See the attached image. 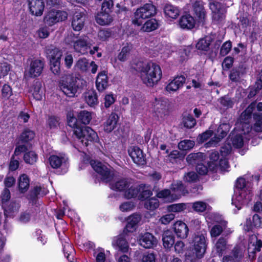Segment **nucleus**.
<instances>
[{
  "label": "nucleus",
  "mask_w": 262,
  "mask_h": 262,
  "mask_svg": "<svg viewBox=\"0 0 262 262\" xmlns=\"http://www.w3.org/2000/svg\"><path fill=\"white\" fill-rule=\"evenodd\" d=\"M74 119L73 118V120ZM76 120V119H75ZM76 121L70 120V127L73 129V136L75 141L84 147H88L99 141L97 133L91 127L83 126L75 128Z\"/></svg>",
  "instance_id": "20e7f679"
},
{
  "label": "nucleus",
  "mask_w": 262,
  "mask_h": 262,
  "mask_svg": "<svg viewBox=\"0 0 262 262\" xmlns=\"http://www.w3.org/2000/svg\"><path fill=\"white\" fill-rule=\"evenodd\" d=\"M230 255L238 262H241L244 256V251L241 246L236 245L231 250Z\"/></svg>",
  "instance_id": "603ef678"
},
{
  "label": "nucleus",
  "mask_w": 262,
  "mask_h": 262,
  "mask_svg": "<svg viewBox=\"0 0 262 262\" xmlns=\"http://www.w3.org/2000/svg\"><path fill=\"white\" fill-rule=\"evenodd\" d=\"M4 208V214L6 217L11 216L13 213L17 212L20 207V204L15 201H11L8 205L3 206Z\"/></svg>",
  "instance_id": "4c0bfd02"
},
{
  "label": "nucleus",
  "mask_w": 262,
  "mask_h": 262,
  "mask_svg": "<svg viewBox=\"0 0 262 262\" xmlns=\"http://www.w3.org/2000/svg\"><path fill=\"white\" fill-rule=\"evenodd\" d=\"M138 185L136 186H132L128 187L124 192V196L128 199L138 198Z\"/></svg>",
  "instance_id": "13d9d810"
},
{
  "label": "nucleus",
  "mask_w": 262,
  "mask_h": 262,
  "mask_svg": "<svg viewBox=\"0 0 262 262\" xmlns=\"http://www.w3.org/2000/svg\"><path fill=\"white\" fill-rule=\"evenodd\" d=\"M32 95L36 100H41L42 98V91L41 90V83L37 81L34 83L32 86Z\"/></svg>",
  "instance_id": "3c124183"
},
{
  "label": "nucleus",
  "mask_w": 262,
  "mask_h": 262,
  "mask_svg": "<svg viewBox=\"0 0 262 262\" xmlns=\"http://www.w3.org/2000/svg\"><path fill=\"white\" fill-rule=\"evenodd\" d=\"M140 245L145 249H150L157 245L156 237L150 233L146 232L140 236L139 240Z\"/></svg>",
  "instance_id": "393cba45"
},
{
  "label": "nucleus",
  "mask_w": 262,
  "mask_h": 262,
  "mask_svg": "<svg viewBox=\"0 0 262 262\" xmlns=\"http://www.w3.org/2000/svg\"><path fill=\"white\" fill-rule=\"evenodd\" d=\"M75 68L82 73H86L90 69L89 60L85 57L80 58L76 61Z\"/></svg>",
  "instance_id": "79ce46f5"
},
{
  "label": "nucleus",
  "mask_w": 262,
  "mask_h": 262,
  "mask_svg": "<svg viewBox=\"0 0 262 262\" xmlns=\"http://www.w3.org/2000/svg\"><path fill=\"white\" fill-rule=\"evenodd\" d=\"M119 120V116L115 113H111L106 120L103 123L104 132L107 133H111L116 128Z\"/></svg>",
  "instance_id": "aec40b11"
},
{
  "label": "nucleus",
  "mask_w": 262,
  "mask_h": 262,
  "mask_svg": "<svg viewBox=\"0 0 262 262\" xmlns=\"http://www.w3.org/2000/svg\"><path fill=\"white\" fill-rule=\"evenodd\" d=\"M172 228L178 237L181 239H185L187 237L189 233V228L187 225L183 221H177L173 225Z\"/></svg>",
  "instance_id": "5701e85b"
},
{
  "label": "nucleus",
  "mask_w": 262,
  "mask_h": 262,
  "mask_svg": "<svg viewBox=\"0 0 262 262\" xmlns=\"http://www.w3.org/2000/svg\"><path fill=\"white\" fill-rule=\"evenodd\" d=\"M13 95L12 89L8 84H4L1 89V99L8 100Z\"/></svg>",
  "instance_id": "5fc2aeb1"
},
{
  "label": "nucleus",
  "mask_w": 262,
  "mask_h": 262,
  "mask_svg": "<svg viewBox=\"0 0 262 262\" xmlns=\"http://www.w3.org/2000/svg\"><path fill=\"white\" fill-rule=\"evenodd\" d=\"M44 61L42 60L35 59L32 60L30 63L29 74L31 77H36L42 73Z\"/></svg>",
  "instance_id": "a878e982"
},
{
  "label": "nucleus",
  "mask_w": 262,
  "mask_h": 262,
  "mask_svg": "<svg viewBox=\"0 0 262 262\" xmlns=\"http://www.w3.org/2000/svg\"><path fill=\"white\" fill-rule=\"evenodd\" d=\"M206 155L201 152H192L189 154L186 157L187 163L192 166L195 167L201 162L205 160Z\"/></svg>",
  "instance_id": "2f4dec72"
},
{
  "label": "nucleus",
  "mask_w": 262,
  "mask_h": 262,
  "mask_svg": "<svg viewBox=\"0 0 262 262\" xmlns=\"http://www.w3.org/2000/svg\"><path fill=\"white\" fill-rule=\"evenodd\" d=\"M135 70L140 73L143 82L147 86L152 87L161 79V67L154 62L138 61L135 64Z\"/></svg>",
  "instance_id": "f03ea898"
},
{
  "label": "nucleus",
  "mask_w": 262,
  "mask_h": 262,
  "mask_svg": "<svg viewBox=\"0 0 262 262\" xmlns=\"http://www.w3.org/2000/svg\"><path fill=\"white\" fill-rule=\"evenodd\" d=\"M128 153L133 162L138 166L144 167L146 165V155L139 147L137 146L130 147L128 149Z\"/></svg>",
  "instance_id": "f8f14e48"
},
{
  "label": "nucleus",
  "mask_w": 262,
  "mask_h": 262,
  "mask_svg": "<svg viewBox=\"0 0 262 262\" xmlns=\"http://www.w3.org/2000/svg\"><path fill=\"white\" fill-rule=\"evenodd\" d=\"M42 188L40 186H35L32 189L27 197L30 203L35 205L38 201V195L40 194Z\"/></svg>",
  "instance_id": "58836bf2"
},
{
  "label": "nucleus",
  "mask_w": 262,
  "mask_h": 262,
  "mask_svg": "<svg viewBox=\"0 0 262 262\" xmlns=\"http://www.w3.org/2000/svg\"><path fill=\"white\" fill-rule=\"evenodd\" d=\"M246 185L247 182L246 179L241 177L236 179L234 187L236 191L240 192L241 191L245 190Z\"/></svg>",
  "instance_id": "338daca9"
},
{
  "label": "nucleus",
  "mask_w": 262,
  "mask_h": 262,
  "mask_svg": "<svg viewBox=\"0 0 262 262\" xmlns=\"http://www.w3.org/2000/svg\"><path fill=\"white\" fill-rule=\"evenodd\" d=\"M86 17L84 12L76 11L71 19V27L74 31H80L84 27Z\"/></svg>",
  "instance_id": "ddd939ff"
},
{
  "label": "nucleus",
  "mask_w": 262,
  "mask_h": 262,
  "mask_svg": "<svg viewBox=\"0 0 262 262\" xmlns=\"http://www.w3.org/2000/svg\"><path fill=\"white\" fill-rule=\"evenodd\" d=\"M162 242L164 247L170 249L175 243V237L171 231L165 230L162 234Z\"/></svg>",
  "instance_id": "f704fd0d"
},
{
  "label": "nucleus",
  "mask_w": 262,
  "mask_h": 262,
  "mask_svg": "<svg viewBox=\"0 0 262 262\" xmlns=\"http://www.w3.org/2000/svg\"><path fill=\"white\" fill-rule=\"evenodd\" d=\"M28 2L31 14L36 16H41L45 8L44 0H28Z\"/></svg>",
  "instance_id": "a211bd4d"
},
{
  "label": "nucleus",
  "mask_w": 262,
  "mask_h": 262,
  "mask_svg": "<svg viewBox=\"0 0 262 262\" xmlns=\"http://www.w3.org/2000/svg\"><path fill=\"white\" fill-rule=\"evenodd\" d=\"M130 50L131 47L128 45L123 47L121 52L118 55V59L121 62L126 61L130 53Z\"/></svg>",
  "instance_id": "e2e57ef3"
},
{
  "label": "nucleus",
  "mask_w": 262,
  "mask_h": 262,
  "mask_svg": "<svg viewBox=\"0 0 262 262\" xmlns=\"http://www.w3.org/2000/svg\"><path fill=\"white\" fill-rule=\"evenodd\" d=\"M208 204L203 201H195L192 203L193 210L198 213L204 212L207 209Z\"/></svg>",
  "instance_id": "680f3d73"
},
{
  "label": "nucleus",
  "mask_w": 262,
  "mask_h": 262,
  "mask_svg": "<svg viewBox=\"0 0 262 262\" xmlns=\"http://www.w3.org/2000/svg\"><path fill=\"white\" fill-rule=\"evenodd\" d=\"M141 220V215L139 214L134 213L129 215L126 220L127 223L124 231L130 233L134 232Z\"/></svg>",
  "instance_id": "bb28decb"
},
{
  "label": "nucleus",
  "mask_w": 262,
  "mask_h": 262,
  "mask_svg": "<svg viewBox=\"0 0 262 262\" xmlns=\"http://www.w3.org/2000/svg\"><path fill=\"white\" fill-rule=\"evenodd\" d=\"M60 239L64 256L69 262H74L76 251L72 244L70 243V239L66 236L65 238Z\"/></svg>",
  "instance_id": "4468645a"
},
{
  "label": "nucleus",
  "mask_w": 262,
  "mask_h": 262,
  "mask_svg": "<svg viewBox=\"0 0 262 262\" xmlns=\"http://www.w3.org/2000/svg\"><path fill=\"white\" fill-rule=\"evenodd\" d=\"M35 132L29 127H25L17 138V143H24L29 145L34 139Z\"/></svg>",
  "instance_id": "4be33fe9"
},
{
  "label": "nucleus",
  "mask_w": 262,
  "mask_h": 262,
  "mask_svg": "<svg viewBox=\"0 0 262 262\" xmlns=\"http://www.w3.org/2000/svg\"><path fill=\"white\" fill-rule=\"evenodd\" d=\"M182 124L184 127L191 129L195 126L196 121L192 115L188 114L183 116Z\"/></svg>",
  "instance_id": "49530a36"
},
{
  "label": "nucleus",
  "mask_w": 262,
  "mask_h": 262,
  "mask_svg": "<svg viewBox=\"0 0 262 262\" xmlns=\"http://www.w3.org/2000/svg\"><path fill=\"white\" fill-rule=\"evenodd\" d=\"M45 53L49 61L50 70L55 75L59 76L61 72V60L63 51L59 48L51 45L46 48Z\"/></svg>",
  "instance_id": "423d86ee"
},
{
  "label": "nucleus",
  "mask_w": 262,
  "mask_h": 262,
  "mask_svg": "<svg viewBox=\"0 0 262 262\" xmlns=\"http://www.w3.org/2000/svg\"><path fill=\"white\" fill-rule=\"evenodd\" d=\"M213 39L211 36L206 35L200 38L196 44V48L198 50L204 52H208L210 49V45L213 42Z\"/></svg>",
  "instance_id": "72a5a7b5"
},
{
  "label": "nucleus",
  "mask_w": 262,
  "mask_h": 262,
  "mask_svg": "<svg viewBox=\"0 0 262 262\" xmlns=\"http://www.w3.org/2000/svg\"><path fill=\"white\" fill-rule=\"evenodd\" d=\"M204 5L205 3L201 0L195 1L192 4V11L199 25L203 26L205 24L207 13Z\"/></svg>",
  "instance_id": "9b49d317"
},
{
  "label": "nucleus",
  "mask_w": 262,
  "mask_h": 262,
  "mask_svg": "<svg viewBox=\"0 0 262 262\" xmlns=\"http://www.w3.org/2000/svg\"><path fill=\"white\" fill-rule=\"evenodd\" d=\"M170 189L173 192L172 197H173V199L171 200L172 201H176L179 199L182 195L188 193L186 187L181 181L172 183L170 185Z\"/></svg>",
  "instance_id": "dca6fc26"
},
{
  "label": "nucleus",
  "mask_w": 262,
  "mask_h": 262,
  "mask_svg": "<svg viewBox=\"0 0 262 262\" xmlns=\"http://www.w3.org/2000/svg\"><path fill=\"white\" fill-rule=\"evenodd\" d=\"M91 44L85 38L80 37L73 42L74 51L82 55L88 54V51L91 49Z\"/></svg>",
  "instance_id": "f3484780"
},
{
  "label": "nucleus",
  "mask_w": 262,
  "mask_h": 262,
  "mask_svg": "<svg viewBox=\"0 0 262 262\" xmlns=\"http://www.w3.org/2000/svg\"><path fill=\"white\" fill-rule=\"evenodd\" d=\"M197 20L188 12H185L180 18L179 24L183 29L191 30L195 27Z\"/></svg>",
  "instance_id": "2eb2a0df"
},
{
  "label": "nucleus",
  "mask_w": 262,
  "mask_h": 262,
  "mask_svg": "<svg viewBox=\"0 0 262 262\" xmlns=\"http://www.w3.org/2000/svg\"><path fill=\"white\" fill-rule=\"evenodd\" d=\"M90 164L93 169L101 176V179L111 181L114 177V172L106 165L100 161L92 160Z\"/></svg>",
  "instance_id": "9d476101"
},
{
  "label": "nucleus",
  "mask_w": 262,
  "mask_h": 262,
  "mask_svg": "<svg viewBox=\"0 0 262 262\" xmlns=\"http://www.w3.org/2000/svg\"><path fill=\"white\" fill-rule=\"evenodd\" d=\"M156 196L159 199H163L167 202H173L174 201L171 200L173 199L172 194L171 193L170 189H164L159 191L156 194Z\"/></svg>",
  "instance_id": "864d4df0"
},
{
  "label": "nucleus",
  "mask_w": 262,
  "mask_h": 262,
  "mask_svg": "<svg viewBox=\"0 0 262 262\" xmlns=\"http://www.w3.org/2000/svg\"><path fill=\"white\" fill-rule=\"evenodd\" d=\"M59 118L56 116H49L47 120V127L51 129L57 128L59 125Z\"/></svg>",
  "instance_id": "4d7b16f0"
},
{
  "label": "nucleus",
  "mask_w": 262,
  "mask_h": 262,
  "mask_svg": "<svg viewBox=\"0 0 262 262\" xmlns=\"http://www.w3.org/2000/svg\"><path fill=\"white\" fill-rule=\"evenodd\" d=\"M209 7L212 11V22L216 25L223 24L226 15L223 4L217 1H212L209 3Z\"/></svg>",
  "instance_id": "6e6552de"
},
{
  "label": "nucleus",
  "mask_w": 262,
  "mask_h": 262,
  "mask_svg": "<svg viewBox=\"0 0 262 262\" xmlns=\"http://www.w3.org/2000/svg\"><path fill=\"white\" fill-rule=\"evenodd\" d=\"M23 159L26 164L33 165L36 162L38 159V155L34 151H28L24 154Z\"/></svg>",
  "instance_id": "8fccbe9b"
},
{
  "label": "nucleus",
  "mask_w": 262,
  "mask_h": 262,
  "mask_svg": "<svg viewBox=\"0 0 262 262\" xmlns=\"http://www.w3.org/2000/svg\"><path fill=\"white\" fill-rule=\"evenodd\" d=\"M232 48V42L228 40L223 43L220 48V55L221 56H225L231 51Z\"/></svg>",
  "instance_id": "69168bd1"
},
{
  "label": "nucleus",
  "mask_w": 262,
  "mask_h": 262,
  "mask_svg": "<svg viewBox=\"0 0 262 262\" xmlns=\"http://www.w3.org/2000/svg\"><path fill=\"white\" fill-rule=\"evenodd\" d=\"M67 123L68 125L70 126L69 121L70 120L75 121V119H76V125L75 127H83L86 126V125L89 124L92 118V113L88 111L83 110L80 111L77 116V117L74 116V115L73 112H70L67 114Z\"/></svg>",
  "instance_id": "1a4fd4ad"
},
{
  "label": "nucleus",
  "mask_w": 262,
  "mask_h": 262,
  "mask_svg": "<svg viewBox=\"0 0 262 262\" xmlns=\"http://www.w3.org/2000/svg\"><path fill=\"white\" fill-rule=\"evenodd\" d=\"M261 218L257 214H254L252 216V219L250 218L247 219L245 228L247 231H252L254 228H260L261 226Z\"/></svg>",
  "instance_id": "7c9ffc66"
},
{
  "label": "nucleus",
  "mask_w": 262,
  "mask_h": 262,
  "mask_svg": "<svg viewBox=\"0 0 262 262\" xmlns=\"http://www.w3.org/2000/svg\"><path fill=\"white\" fill-rule=\"evenodd\" d=\"M186 78L184 75H177L166 86V90L169 92H176L182 88L185 83Z\"/></svg>",
  "instance_id": "412c9836"
},
{
  "label": "nucleus",
  "mask_w": 262,
  "mask_h": 262,
  "mask_svg": "<svg viewBox=\"0 0 262 262\" xmlns=\"http://www.w3.org/2000/svg\"><path fill=\"white\" fill-rule=\"evenodd\" d=\"M130 183L127 179L123 178L117 181L114 185V189L118 191H124L129 187Z\"/></svg>",
  "instance_id": "de8ad7c7"
},
{
  "label": "nucleus",
  "mask_w": 262,
  "mask_h": 262,
  "mask_svg": "<svg viewBox=\"0 0 262 262\" xmlns=\"http://www.w3.org/2000/svg\"><path fill=\"white\" fill-rule=\"evenodd\" d=\"M85 102L90 106H94L97 104L98 96L97 93L94 90H89L84 94Z\"/></svg>",
  "instance_id": "ea45409f"
},
{
  "label": "nucleus",
  "mask_w": 262,
  "mask_h": 262,
  "mask_svg": "<svg viewBox=\"0 0 262 262\" xmlns=\"http://www.w3.org/2000/svg\"><path fill=\"white\" fill-rule=\"evenodd\" d=\"M157 8L152 3H146L137 9L132 18V23L135 26H141V30L150 32L158 29L159 23L155 18H150L144 24L145 19L151 18L157 14Z\"/></svg>",
  "instance_id": "f257e3e1"
},
{
  "label": "nucleus",
  "mask_w": 262,
  "mask_h": 262,
  "mask_svg": "<svg viewBox=\"0 0 262 262\" xmlns=\"http://www.w3.org/2000/svg\"><path fill=\"white\" fill-rule=\"evenodd\" d=\"M220 154L217 151L212 152L209 155V161L207 162L209 164V170L216 171L217 169V164L220 160Z\"/></svg>",
  "instance_id": "e433bc0d"
},
{
  "label": "nucleus",
  "mask_w": 262,
  "mask_h": 262,
  "mask_svg": "<svg viewBox=\"0 0 262 262\" xmlns=\"http://www.w3.org/2000/svg\"><path fill=\"white\" fill-rule=\"evenodd\" d=\"M230 141L235 148H241L244 145V138L241 134L231 133L230 135Z\"/></svg>",
  "instance_id": "c03bdc74"
},
{
  "label": "nucleus",
  "mask_w": 262,
  "mask_h": 262,
  "mask_svg": "<svg viewBox=\"0 0 262 262\" xmlns=\"http://www.w3.org/2000/svg\"><path fill=\"white\" fill-rule=\"evenodd\" d=\"M154 111L157 118H163L165 117L168 113L166 101L163 100H157L156 99V102L154 105Z\"/></svg>",
  "instance_id": "b1692460"
},
{
  "label": "nucleus",
  "mask_w": 262,
  "mask_h": 262,
  "mask_svg": "<svg viewBox=\"0 0 262 262\" xmlns=\"http://www.w3.org/2000/svg\"><path fill=\"white\" fill-rule=\"evenodd\" d=\"M30 179L26 173L21 174L17 179V188L20 193L24 194L30 187Z\"/></svg>",
  "instance_id": "c85d7f7f"
},
{
  "label": "nucleus",
  "mask_w": 262,
  "mask_h": 262,
  "mask_svg": "<svg viewBox=\"0 0 262 262\" xmlns=\"http://www.w3.org/2000/svg\"><path fill=\"white\" fill-rule=\"evenodd\" d=\"M95 20L98 24L105 26L111 24L113 19L111 13L101 10L95 16Z\"/></svg>",
  "instance_id": "473e14b6"
},
{
  "label": "nucleus",
  "mask_w": 262,
  "mask_h": 262,
  "mask_svg": "<svg viewBox=\"0 0 262 262\" xmlns=\"http://www.w3.org/2000/svg\"><path fill=\"white\" fill-rule=\"evenodd\" d=\"M208 244L207 231H200L192 234L190 242V253L188 255L192 262H198L204 257Z\"/></svg>",
  "instance_id": "7ed1b4c3"
},
{
  "label": "nucleus",
  "mask_w": 262,
  "mask_h": 262,
  "mask_svg": "<svg viewBox=\"0 0 262 262\" xmlns=\"http://www.w3.org/2000/svg\"><path fill=\"white\" fill-rule=\"evenodd\" d=\"M144 201V208L150 211H154L159 206V201L158 199L155 197H150Z\"/></svg>",
  "instance_id": "09e8293b"
},
{
  "label": "nucleus",
  "mask_w": 262,
  "mask_h": 262,
  "mask_svg": "<svg viewBox=\"0 0 262 262\" xmlns=\"http://www.w3.org/2000/svg\"><path fill=\"white\" fill-rule=\"evenodd\" d=\"M255 121L254 128L256 132H262V113H255L253 114Z\"/></svg>",
  "instance_id": "6e6d98bb"
},
{
  "label": "nucleus",
  "mask_w": 262,
  "mask_h": 262,
  "mask_svg": "<svg viewBox=\"0 0 262 262\" xmlns=\"http://www.w3.org/2000/svg\"><path fill=\"white\" fill-rule=\"evenodd\" d=\"M246 73V68L243 65L233 67L230 71L229 78L232 82H239L241 77Z\"/></svg>",
  "instance_id": "cd10ccee"
},
{
  "label": "nucleus",
  "mask_w": 262,
  "mask_h": 262,
  "mask_svg": "<svg viewBox=\"0 0 262 262\" xmlns=\"http://www.w3.org/2000/svg\"><path fill=\"white\" fill-rule=\"evenodd\" d=\"M67 17L68 13L66 11L52 9L45 13L43 22L48 26L52 27L58 22L65 20Z\"/></svg>",
  "instance_id": "0eeeda50"
},
{
  "label": "nucleus",
  "mask_w": 262,
  "mask_h": 262,
  "mask_svg": "<svg viewBox=\"0 0 262 262\" xmlns=\"http://www.w3.org/2000/svg\"><path fill=\"white\" fill-rule=\"evenodd\" d=\"M195 167L198 173L202 176L206 175L209 170V164H207L205 160L204 162H201L198 165H196Z\"/></svg>",
  "instance_id": "0e129e2a"
},
{
  "label": "nucleus",
  "mask_w": 262,
  "mask_h": 262,
  "mask_svg": "<svg viewBox=\"0 0 262 262\" xmlns=\"http://www.w3.org/2000/svg\"><path fill=\"white\" fill-rule=\"evenodd\" d=\"M49 162L52 168L57 169L63 165L64 163V158L57 155H51L49 158Z\"/></svg>",
  "instance_id": "37998d69"
},
{
  "label": "nucleus",
  "mask_w": 262,
  "mask_h": 262,
  "mask_svg": "<svg viewBox=\"0 0 262 262\" xmlns=\"http://www.w3.org/2000/svg\"><path fill=\"white\" fill-rule=\"evenodd\" d=\"M84 82L83 79L73 74H64L60 78L59 86L66 96L73 97L78 90L83 88Z\"/></svg>",
  "instance_id": "39448f33"
},
{
  "label": "nucleus",
  "mask_w": 262,
  "mask_h": 262,
  "mask_svg": "<svg viewBox=\"0 0 262 262\" xmlns=\"http://www.w3.org/2000/svg\"><path fill=\"white\" fill-rule=\"evenodd\" d=\"M96 87L99 92H104L108 86L107 72L102 71L98 73L96 79Z\"/></svg>",
  "instance_id": "6ab92c4d"
},
{
  "label": "nucleus",
  "mask_w": 262,
  "mask_h": 262,
  "mask_svg": "<svg viewBox=\"0 0 262 262\" xmlns=\"http://www.w3.org/2000/svg\"><path fill=\"white\" fill-rule=\"evenodd\" d=\"M195 143L190 140L181 141L178 144V148L181 150L186 151L190 150L194 146Z\"/></svg>",
  "instance_id": "bf43d9fd"
},
{
  "label": "nucleus",
  "mask_w": 262,
  "mask_h": 262,
  "mask_svg": "<svg viewBox=\"0 0 262 262\" xmlns=\"http://www.w3.org/2000/svg\"><path fill=\"white\" fill-rule=\"evenodd\" d=\"M227 239L223 237H221L215 244V252L219 257H222L224 252L227 249Z\"/></svg>",
  "instance_id": "a19ab883"
},
{
  "label": "nucleus",
  "mask_w": 262,
  "mask_h": 262,
  "mask_svg": "<svg viewBox=\"0 0 262 262\" xmlns=\"http://www.w3.org/2000/svg\"><path fill=\"white\" fill-rule=\"evenodd\" d=\"M138 191L137 198L140 201H145L152 195L150 186L144 183L138 185Z\"/></svg>",
  "instance_id": "c756f323"
},
{
  "label": "nucleus",
  "mask_w": 262,
  "mask_h": 262,
  "mask_svg": "<svg viewBox=\"0 0 262 262\" xmlns=\"http://www.w3.org/2000/svg\"><path fill=\"white\" fill-rule=\"evenodd\" d=\"M116 245L118 247L119 250L123 253H126L128 250V245L127 241L122 236L117 238L116 241Z\"/></svg>",
  "instance_id": "052dcab7"
},
{
  "label": "nucleus",
  "mask_w": 262,
  "mask_h": 262,
  "mask_svg": "<svg viewBox=\"0 0 262 262\" xmlns=\"http://www.w3.org/2000/svg\"><path fill=\"white\" fill-rule=\"evenodd\" d=\"M165 16L172 19H176L179 16V9L170 4H166L163 8Z\"/></svg>",
  "instance_id": "c9c22d12"
},
{
  "label": "nucleus",
  "mask_w": 262,
  "mask_h": 262,
  "mask_svg": "<svg viewBox=\"0 0 262 262\" xmlns=\"http://www.w3.org/2000/svg\"><path fill=\"white\" fill-rule=\"evenodd\" d=\"M252 246L254 248L252 251H250V248H248V255L249 258L253 260L256 258V253L261 251L262 248V241L256 238V242L253 243Z\"/></svg>",
  "instance_id": "a18cd8bd"
},
{
  "label": "nucleus",
  "mask_w": 262,
  "mask_h": 262,
  "mask_svg": "<svg viewBox=\"0 0 262 262\" xmlns=\"http://www.w3.org/2000/svg\"><path fill=\"white\" fill-rule=\"evenodd\" d=\"M227 127L226 124H223L219 125L216 130V135L218 136L219 139H223L227 136L229 132Z\"/></svg>",
  "instance_id": "774afa93"
}]
</instances>
